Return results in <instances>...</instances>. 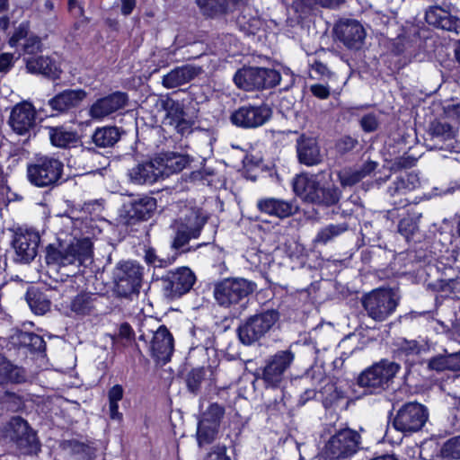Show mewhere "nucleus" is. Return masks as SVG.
<instances>
[{
  "instance_id": "nucleus-1",
  "label": "nucleus",
  "mask_w": 460,
  "mask_h": 460,
  "mask_svg": "<svg viewBox=\"0 0 460 460\" xmlns=\"http://www.w3.org/2000/svg\"><path fill=\"white\" fill-rule=\"evenodd\" d=\"M93 244L88 238L71 243L49 244L46 252V262L58 267L87 265L92 262Z\"/></svg>"
},
{
  "instance_id": "nucleus-2",
  "label": "nucleus",
  "mask_w": 460,
  "mask_h": 460,
  "mask_svg": "<svg viewBox=\"0 0 460 460\" xmlns=\"http://www.w3.org/2000/svg\"><path fill=\"white\" fill-rule=\"evenodd\" d=\"M207 222V217L195 208L183 206L177 218L171 225L174 231L172 247L175 250L184 247L190 239L198 238Z\"/></svg>"
},
{
  "instance_id": "nucleus-3",
  "label": "nucleus",
  "mask_w": 460,
  "mask_h": 460,
  "mask_svg": "<svg viewBox=\"0 0 460 460\" xmlns=\"http://www.w3.org/2000/svg\"><path fill=\"white\" fill-rule=\"evenodd\" d=\"M360 435L349 429L336 430L325 442L321 451L324 460H347L355 455L359 447Z\"/></svg>"
},
{
  "instance_id": "nucleus-4",
  "label": "nucleus",
  "mask_w": 460,
  "mask_h": 460,
  "mask_svg": "<svg viewBox=\"0 0 460 460\" xmlns=\"http://www.w3.org/2000/svg\"><path fill=\"white\" fill-rule=\"evenodd\" d=\"M139 341L147 343L151 356L157 364L164 365L171 360L174 349V341L172 333L164 325L156 330L149 328V323L144 322L139 328Z\"/></svg>"
},
{
  "instance_id": "nucleus-5",
  "label": "nucleus",
  "mask_w": 460,
  "mask_h": 460,
  "mask_svg": "<svg viewBox=\"0 0 460 460\" xmlns=\"http://www.w3.org/2000/svg\"><path fill=\"white\" fill-rule=\"evenodd\" d=\"M63 163L49 155H36L27 165V177L34 186L44 188L55 185L61 178Z\"/></svg>"
},
{
  "instance_id": "nucleus-6",
  "label": "nucleus",
  "mask_w": 460,
  "mask_h": 460,
  "mask_svg": "<svg viewBox=\"0 0 460 460\" xmlns=\"http://www.w3.org/2000/svg\"><path fill=\"white\" fill-rule=\"evenodd\" d=\"M399 296L392 288H378L362 298V305L367 315L376 322L386 320L396 309Z\"/></svg>"
},
{
  "instance_id": "nucleus-7",
  "label": "nucleus",
  "mask_w": 460,
  "mask_h": 460,
  "mask_svg": "<svg viewBox=\"0 0 460 460\" xmlns=\"http://www.w3.org/2000/svg\"><path fill=\"white\" fill-rule=\"evenodd\" d=\"M387 181L390 183L386 188L385 195L395 208L406 207L409 200L405 196L419 185V178L413 173H401L394 177L392 173L379 176L376 178L373 184L380 188Z\"/></svg>"
},
{
  "instance_id": "nucleus-8",
  "label": "nucleus",
  "mask_w": 460,
  "mask_h": 460,
  "mask_svg": "<svg viewBox=\"0 0 460 460\" xmlns=\"http://www.w3.org/2000/svg\"><path fill=\"white\" fill-rule=\"evenodd\" d=\"M280 79L278 71L257 66L243 67L234 76L236 86L244 91L273 88L279 84Z\"/></svg>"
},
{
  "instance_id": "nucleus-9",
  "label": "nucleus",
  "mask_w": 460,
  "mask_h": 460,
  "mask_svg": "<svg viewBox=\"0 0 460 460\" xmlns=\"http://www.w3.org/2000/svg\"><path fill=\"white\" fill-rule=\"evenodd\" d=\"M399 369V364L382 359L362 372L358 378V384L371 394L378 393L389 386Z\"/></svg>"
},
{
  "instance_id": "nucleus-10",
  "label": "nucleus",
  "mask_w": 460,
  "mask_h": 460,
  "mask_svg": "<svg viewBox=\"0 0 460 460\" xmlns=\"http://www.w3.org/2000/svg\"><path fill=\"white\" fill-rule=\"evenodd\" d=\"M254 287L244 279H226L216 284L214 297L220 306L229 308L244 300L253 292Z\"/></svg>"
},
{
  "instance_id": "nucleus-11",
  "label": "nucleus",
  "mask_w": 460,
  "mask_h": 460,
  "mask_svg": "<svg viewBox=\"0 0 460 460\" xmlns=\"http://www.w3.org/2000/svg\"><path fill=\"white\" fill-rule=\"evenodd\" d=\"M279 318V314L276 310H267L249 317L238 327L240 341L244 345H251L260 341L270 332Z\"/></svg>"
},
{
  "instance_id": "nucleus-12",
  "label": "nucleus",
  "mask_w": 460,
  "mask_h": 460,
  "mask_svg": "<svg viewBox=\"0 0 460 460\" xmlns=\"http://www.w3.org/2000/svg\"><path fill=\"white\" fill-rule=\"evenodd\" d=\"M143 268L134 261H120L113 270L115 290L119 296L137 294L141 286Z\"/></svg>"
},
{
  "instance_id": "nucleus-13",
  "label": "nucleus",
  "mask_w": 460,
  "mask_h": 460,
  "mask_svg": "<svg viewBox=\"0 0 460 460\" xmlns=\"http://www.w3.org/2000/svg\"><path fill=\"white\" fill-rule=\"evenodd\" d=\"M428 418L429 412L424 405L415 402H407L397 411L393 425L402 433H413L423 428Z\"/></svg>"
},
{
  "instance_id": "nucleus-14",
  "label": "nucleus",
  "mask_w": 460,
  "mask_h": 460,
  "mask_svg": "<svg viewBox=\"0 0 460 460\" xmlns=\"http://www.w3.org/2000/svg\"><path fill=\"white\" fill-rule=\"evenodd\" d=\"M4 435L13 441L23 454H31L39 449L36 433L21 417H13L6 424Z\"/></svg>"
},
{
  "instance_id": "nucleus-15",
  "label": "nucleus",
  "mask_w": 460,
  "mask_h": 460,
  "mask_svg": "<svg viewBox=\"0 0 460 460\" xmlns=\"http://www.w3.org/2000/svg\"><path fill=\"white\" fill-rule=\"evenodd\" d=\"M294 359L295 354L290 349L279 350L270 356L266 360L261 376L265 385L268 387H278Z\"/></svg>"
},
{
  "instance_id": "nucleus-16",
  "label": "nucleus",
  "mask_w": 460,
  "mask_h": 460,
  "mask_svg": "<svg viewBox=\"0 0 460 460\" xmlns=\"http://www.w3.org/2000/svg\"><path fill=\"white\" fill-rule=\"evenodd\" d=\"M195 276L189 268H179L162 277L161 284L164 295L170 299L177 298L188 293L195 283Z\"/></svg>"
},
{
  "instance_id": "nucleus-17",
  "label": "nucleus",
  "mask_w": 460,
  "mask_h": 460,
  "mask_svg": "<svg viewBox=\"0 0 460 460\" xmlns=\"http://www.w3.org/2000/svg\"><path fill=\"white\" fill-rule=\"evenodd\" d=\"M271 114L272 111L268 105H243L231 114L230 119L237 127L255 128L264 125Z\"/></svg>"
},
{
  "instance_id": "nucleus-18",
  "label": "nucleus",
  "mask_w": 460,
  "mask_h": 460,
  "mask_svg": "<svg viewBox=\"0 0 460 460\" xmlns=\"http://www.w3.org/2000/svg\"><path fill=\"white\" fill-rule=\"evenodd\" d=\"M156 209V199L149 196H142L124 205L120 212L121 222L132 225L137 221L149 219Z\"/></svg>"
},
{
  "instance_id": "nucleus-19",
  "label": "nucleus",
  "mask_w": 460,
  "mask_h": 460,
  "mask_svg": "<svg viewBox=\"0 0 460 460\" xmlns=\"http://www.w3.org/2000/svg\"><path fill=\"white\" fill-rule=\"evenodd\" d=\"M40 237L38 232L31 229H19L13 240V247L15 251V260L28 263L37 255Z\"/></svg>"
},
{
  "instance_id": "nucleus-20",
  "label": "nucleus",
  "mask_w": 460,
  "mask_h": 460,
  "mask_svg": "<svg viewBox=\"0 0 460 460\" xmlns=\"http://www.w3.org/2000/svg\"><path fill=\"white\" fill-rule=\"evenodd\" d=\"M128 102V95L125 93L115 92L105 97L97 99L89 108V116L95 120L104 118L123 109Z\"/></svg>"
},
{
  "instance_id": "nucleus-21",
  "label": "nucleus",
  "mask_w": 460,
  "mask_h": 460,
  "mask_svg": "<svg viewBox=\"0 0 460 460\" xmlns=\"http://www.w3.org/2000/svg\"><path fill=\"white\" fill-rule=\"evenodd\" d=\"M334 32L340 41L353 49H359L366 38L365 29L356 20L341 21L335 25Z\"/></svg>"
},
{
  "instance_id": "nucleus-22",
  "label": "nucleus",
  "mask_w": 460,
  "mask_h": 460,
  "mask_svg": "<svg viewBox=\"0 0 460 460\" xmlns=\"http://www.w3.org/2000/svg\"><path fill=\"white\" fill-rule=\"evenodd\" d=\"M9 124L19 135L29 133L36 125V111L33 105L27 102L16 104L11 111Z\"/></svg>"
},
{
  "instance_id": "nucleus-23",
  "label": "nucleus",
  "mask_w": 460,
  "mask_h": 460,
  "mask_svg": "<svg viewBox=\"0 0 460 460\" xmlns=\"http://www.w3.org/2000/svg\"><path fill=\"white\" fill-rule=\"evenodd\" d=\"M203 73L199 66L187 64L176 66L162 77V85L166 89H173L189 84Z\"/></svg>"
},
{
  "instance_id": "nucleus-24",
  "label": "nucleus",
  "mask_w": 460,
  "mask_h": 460,
  "mask_svg": "<svg viewBox=\"0 0 460 460\" xmlns=\"http://www.w3.org/2000/svg\"><path fill=\"white\" fill-rule=\"evenodd\" d=\"M296 148L300 164L314 166L323 162V155L316 138L303 134L296 139Z\"/></svg>"
},
{
  "instance_id": "nucleus-25",
  "label": "nucleus",
  "mask_w": 460,
  "mask_h": 460,
  "mask_svg": "<svg viewBox=\"0 0 460 460\" xmlns=\"http://www.w3.org/2000/svg\"><path fill=\"white\" fill-rule=\"evenodd\" d=\"M86 96L84 90L67 89L49 99V105L53 111L65 113L78 107Z\"/></svg>"
},
{
  "instance_id": "nucleus-26",
  "label": "nucleus",
  "mask_w": 460,
  "mask_h": 460,
  "mask_svg": "<svg viewBox=\"0 0 460 460\" xmlns=\"http://www.w3.org/2000/svg\"><path fill=\"white\" fill-rule=\"evenodd\" d=\"M128 178L135 184H152L162 178L156 157L153 160L137 164L128 170Z\"/></svg>"
},
{
  "instance_id": "nucleus-27",
  "label": "nucleus",
  "mask_w": 460,
  "mask_h": 460,
  "mask_svg": "<svg viewBox=\"0 0 460 460\" xmlns=\"http://www.w3.org/2000/svg\"><path fill=\"white\" fill-rule=\"evenodd\" d=\"M257 208L261 213L281 219L291 217L297 211V207L294 202L277 198L259 199Z\"/></svg>"
},
{
  "instance_id": "nucleus-28",
  "label": "nucleus",
  "mask_w": 460,
  "mask_h": 460,
  "mask_svg": "<svg viewBox=\"0 0 460 460\" xmlns=\"http://www.w3.org/2000/svg\"><path fill=\"white\" fill-rule=\"evenodd\" d=\"M426 22L437 28L460 33V19L451 15L447 11L438 7L431 6L425 13Z\"/></svg>"
},
{
  "instance_id": "nucleus-29",
  "label": "nucleus",
  "mask_w": 460,
  "mask_h": 460,
  "mask_svg": "<svg viewBox=\"0 0 460 460\" xmlns=\"http://www.w3.org/2000/svg\"><path fill=\"white\" fill-rule=\"evenodd\" d=\"M323 177V173L297 175L293 181V190L304 200L314 203Z\"/></svg>"
},
{
  "instance_id": "nucleus-30",
  "label": "nucleus",
  "mask_w": 460,
  "mask_h": 460,
  "mask_svg": "<svg viewBox=\"0 0 460 460\" xmlns=\"http://www.w3.org/2000/svg\"><path fill=\"white\" fill-rule=\"evenodd\" d=\"M23 60L25 62L27 71L31 74L43 75L44 76L52 79L59 77L61 71L49 57H25Z\"/></svg>"
},
{
  "instance_id": "nucleus-31",
  "label": "nucleus",
  "mask_w": 460,
  "mask_h": 460,
  "mask_svg": "<svg viewBox=\"0 0 460 460\" xmlns=\"http://www.w3.org/2000/svg\"><path fill=\"white\" fill-rule=\"evenodd\" d=\"M156 163L159 164L162 178H164L181 172L190 164V158L182 154L167 153L156 157Z\"/></svg>"
},
{
  "instance_id": "nucleus-32",
  "label": "nucleus",
  "mask_w": 460,
  "mask_h": 460,
  "mask_svg": "<svg viewBox=\"0 0 460 460\" xmlns=\"http://www.w3.org/2000/svg\"><path fill=\"white\" fill-rule=\"evenodd\" d=\"M98 298L96 294H78L72 299L70 309L78 315H91L97 311Z\"/></svg>"
},
{
  "instance_id": "nucleus-33",
  "label": "nucleus",
  "mask_w": 460,
  "mask_h": 460,
  "mask_svg": "<svg viewBox=\"0 0 460 460\" xmlns=\"http://www.w3.org/2000/svg\"><path fill=\"white\" fill-rule=\"evenodd\" d=\"M429 368L437 372L460 370V351L438 354L429 360Z\"/></svg>"
},
{
  "instance_id": "nucleus-34",
  "label": "nucleus",
  "mask_w": 460,
  "mask_h": 460,
  "mask_svg": "<svg viewBox=\"0 0 460 460\" xmlns=\"http://www.w3.org/2000/svg\"><path fill=\"white\" fill-rule=\"evenodd\" d=\"M49 136L53 146L60 148H67L75 146L79 138L75 131L68 130L64 127L49 128Z\"/></svg>"
},
{
  "instance_id": "nucleus-35",
  "label": "nucleus",
  "mask_w": 460,
  "mask_h": 460,
  "mask_svg": "<svg viewBox=\"0 0 460 460\" xmlns=\"http://www.w3.org/2000/svg\"><path fill=\"white\" fill-rule=\"evenodd\" d=\"M120 135L117 127H102L94 131L92 139L99 147H111L119 140Z\"/></svg>"
},
{
  "instance_id": "nucleus-36",
  "label": "nucleus",
  "mask_w": 460,
  "mask_h": 460,
  "mask_svg": "<svg viewBox=\"0 0 460 460\" xmlns=\"http://www.w3.org/2000/svg\"><path fill=\"white\" fill-rule=\"evenodd\" d=\"M24 380V371L0 356V383H21Z\"/></svg>"
},
{
  "instance_id": "nucleus-37",
  "label": "nucleus",
  "mask_w": 460,
  "mask_h": 460,
  "mask_svg": "<svg viewBox=\"0 0 460 460\" xmlns=\"http://www.w3.org/2000/svg\"><path fill=\"white\" fill-rule=\"evenodd\" d=\"M341 196V192L338 187L333 184L326 186L322 180L314 203L332 206L339 202Z\"/></svg>"
},
{
  "instance_id": "nucleus-38",
  "label": "nucleus",
  "mask_w": 460,
  "mask_h": 460,
  "mask_svg": "<svg viewBox=\"0 0 460 460\" xmlns=\"http://www.w3.org/2000/svg\"><path fill=\"white\" fill-rule=\"evenodd\" d=\"M14 342L18 343L20 346L28 348L31 351H44L46 347V342L42 339L41 336L35 334L33 332H18L13 337Z\"/></svg>"
},
{
  "instance_id": "nucleus-39",
  "label": "nucleus",
  "mask_w": 460,
  "mask_h": 460,
  "mask_svg": "<svg viewBox=\"0 0 460 460\" xmlns=\"http://www.w3.org/2000/svg\"><path fill=\"white\" fill-rule=\"evenodd\" d=\"M208 373L212 374L210 367H196L188 372L185 378L188 391L197 394L200 391L201 385L206 380Z\"/></svg>"
},
{
  "instance_id": "nucleus-40",
  "label": "nucleus",
  "mask_w": 460,
  "mask_h": 460,
  "mask_svg": "<svg viewBox=\"0 0 460 460\" xmlns=\"http://www.w3.org/2000/svg\"><path fill=\"white\" fill-rule=\"evenodd\" d=\"M26 299L30 308L36 314H44L50 308L49 300L41 292L30 290L27 292Z\"/></svg>"
},
{
  "instance_id": "nucleus-41",
  "label": "nucleus",
  "mask_w": 460,
  "mask_h": 460,
  "mask_svg": "<svg viewBox=\"0 0 460 460\" xmlns=\"http://www.w3.org/2000/svg\"><path fill=\"white\" fill-rule=\"evenodd\" d=\"M348 224H331L322 228L315 236L314 242L317 243L326 244L332 241L335 237L341 235L348 230Z\"/></svg>"
},
{
  "instance_id": "nucleus-42",
  "label": "nucleus",
  "mask_w": 460,
  "mask_h": 460,
  "mask_svg": "<svg viewBox=\"0 0 460 460\" xmlns=\"http://www.w3.org/2000/svg\"><path fill=\"white\" fill-rule=\"evenodd\" d=\"M123 388L120 385H113L108 392L110 418L120 421L122 413L119 411V402L123 398Z\"/></svg>"
},
{
  "instance_id": "nucleus-43",
  "label": "nucleus",
  "mask_w": 460,
  "mask_h": 460,
  "mask_svg": "<svg viewBox=\"0 0 460 460\" xmlns=\"http://www.w3.org/2000/svg\"><path fill=\"white\" fill-rule=\"evenodd\" d=\"M218 431V426L208 425L199 422L196 433L199 447H201L212 444L216 440Z\"/></svg>"
},
{
  "instance_id": "nucleus-44",
  "label": "nucleus",
  "mask_w": 460,
  "mask_h": 460,
  "mask_svg": "<svg viewBox=\"0 0 460 460\" xmlns=\"http://www.w3.org/2000/svg\"><path fill=\"white\" fill-rule=\"evenodd\" d=\"M225 414V408L218 403H212L202 413L199 422L220 427L221 420Z\"/></svg>"
},
{
  "instance_id": "nucleus-45",
  "label": "nucleus",
  "mask_w": 460,
  "mask_h": 460,
  "mask_svg": "<svg viewBox=\"0 0 460 460\" xmlns=\"http://www.w3.org/2000/svg\"><path fill=\"white\" fill-rule=\"evenodd\" d=\"M429 132L433 138L439 140H448L454 137V130L451 125L438 120L431 122Z\"/></svg>"
},
{
  "instance_id": "nucleus-46",
  "label": "nucleus",
  "mask_w": 460,
  "mask_h": 460,
  "mask_svg": "<svg viewBox=\"0 0 460 460\" xmlns=\"http://www.w3.org/2000/svg\"><path fill=\"white\" fill-rule=\"evenodd\" d=\"M421 217L420 213L414 214V217H403L398 225L399 233L408 241L418 230V222Z\"/></svg>"
},
{
  "instance_id": "nucleus-47",
  "label": "nucleus",
  "mask_w": 460,
  "mask_h": 460,
  "mask_svg": "<svg viewBox=\"0 0 460 460\" xmlns=\"http://www.w3.org/2000/svg\"><path fill=\"white\" fill-rule=\"evenodd\" d=\"M164 110L166 111L167 118L171 119V124L175 120L182 119L185 115L182 104L179 101L167 98L163 101L162 104Z\"/></svg>"
},
{
  "instance_id": "nucleus-48",
  "label": "nucleus",
  "mask_w": 460,
  "mask_h": 460,
  "mask_svg": "<svg viewBox=\"0 0 460 460\" xmlns=\"http://www.w3.org/2000/svg\"><path fill=\"white\" fill-rule=\"evenodd\" d=\"M70 447L75 460H92L95 454L92 447L79 441H71Z\"/></svg>"
},
{
  "instance_id": "nucleus-49",
  "label": "nucleus",
  "mask_w": 460,
  "mask_h": 460,
  "mask_svg": "<svg viewBox=\"0 0 460 460\" xmlns=\"http://www.w3.org/2000/svg\"><path fill=\"white\" fill-rule=\"evenodd\" d=\"M338 178L342 187L353 186L363 180L357 168H344L338 172Z\"/></svg>"
},
{
  "instance_id": "nucleus-50",
  "label": "nucleus",
  "mask_w": 460,
  "mask_h": 460,
  "mask_svg": "<svg viewBox=\"0 0 460 460\" xmlns=\"http://www.w3.org/2000/svg\"><path fill=\"white\" fill-rule=\"evenodd\" d=\"M441 453L444 457L460 459V436L454 437L446 441L442 447Z\"/></svg>"
},
{
  "instance_id": "nucleus-51",
  "label": "nucleus",
  "mask_w": 460,
  "mask_h": 460,
  "mask_svg": "<svg viewBox=\"0 0 460 460\" xmlns=\"http://www.w3.org/2000/svg\"><path fill=\"white\" fill-rule=\"evenodd\" d=\"M42 42L40 37L30 35L22 44V55L28 57H36L35 55L41 52Z\"/></svg>"
},
{
  "instance_id": "nucleus-52",
  "label": "nucleus",
  "mask_w": 460,
  "mask_h": 460,
  "mask_svg": "<svg viewBox=\"0 0 460 460\" xmlns=\"http://www.w3.org/2000/svg\"><path fill=\"white\" fill-rule=\"evenodd\" d=\"M145 261L154 267L164 268L170 264L168 259L160 258L154 248H148L145 252Z\"/></svg>"
},
{
  "instance_id": "nucleus-53",
  "label": "nucleus",
  "mask_w": 460,
  "mask_h": 460,
  "mask_svg": "<svg viewBox=\"0 0 460 460\" xmlns=\"http://www.w3.org/2000/svg\"><path fill=\"white\" fill-rule=\"evenodd\" d=\"M29 35V24L28 22H22L14 31L13 36L9 40L11 47H16L21 40H26Z\"/></svg>"
},
{
  "instance_id": "nucleus-54",
  "label": "nucleus",
  "mask_w": 460,
  "mask_h": 460,
  "mask_svg": "<svg viewBox=\"0 0 460 460\" xmlns=\"http://www.w3.org/2000/svg\"><path fill=\"white\" fill-rule=\"evenodd\" d=\"M357 145L358 140L356 138L345 136L337 141L335 147L338 153L344 155L352 151Z\"/></svg>"
},
{
  "instance_id": "nucleus-55",
  "label": "nucleus",
  "mask_w": 460,
  "mask_h": 460,
  "mask_svg": "<svg viewBox=\"0 0 460 460\" xmlns=\"http://www.w3.org/2000/svg\"><path fill=\"white\" fill-rule=\"evenodd\" d=\"M360 126L365 132H373L378 128V119L376 114L368 113L360 119Z\"/></svg>"
},
{
  "instance_id": "nucleus-56",
  "label": "nucleus",
  "mask_w": 460,
  "mask_h": 460,
  "mask_svg": "<svg viewBox=\"0 0 460 460\" xmlns=\"http://www.w3.org/2000/svg\"><path fill=\"white\" fill-rule=\"evenodd\" d=\"M204 460H231L226 455V446H217L207 455Z\"/></svg>"
},
{
  "instance_id": "nucleus-57",
  "label": "nucleus",
  "mask_w": 460,
  "mask_h": 460,
  "mask_svg": "<svg viewBox=\"0 0 460 460\" xmlns=\"http://www.w3.org/2000/svg\"><path fill=\"white\" fill-rule=\"evenodd\" d=\"M448 165L452 170L454 182L456 187H460V160L457 158H448Z\"/></svg>"
},
{
  "instance_id": "nucleus-58",
  "label": "nucleus",
  "mask_w": 460,
  "mask_h": 460,
  "mask_svg": "<svg viewBox=\"0 0 460 460\" xmlns=\"http://www.w3.org/2000/svg\"><path fill=\"white\" fill-rule=\"evenodd\" d=\"M311 93L319 99H327L330 96V88L321 84H315L310 87Z\"/></svg>"
},
{
  "instance_id": "nucleus-59",
  "label": "nucleus",
  "mask_w": 460,
  "mask_h": 460,
  "mask_svg": "<svg viewBox=\"0 0 460 460\" xmlns=\"http://www.w3.org/2000/svg\"><path fill=\"white\" fill-rule=\"evenodd\" d=\"M377 166L378 164L376 162L368 160L357 169L359 172L361 177L364 179L370 175L377 168Z\"/></svg>"
},
{
  "instance_id": "nucleus-60",
  "label": "nucleus",
  "mask_w": 460,
  "mask_h": 460,
  "mask_svg": "<svg viewBox=\"0 0 460 460\" xmlns=\"http://www.w3.org/2000/svg\"><path fill=\"white\" fill-rule=\"evenodd\" d=\"M458 284H460V277L449 278L440 281V288L442 291H455Z\"/></svg>"
},
{
  "instance_id": "nucleus-61",
  "label": "nucleus",
  "mask_w": 460,
  "mask_h": 460,
  "mask_svg": "<svg viewBox=\"0 0 460 460\" xmlns=\"http://www.w3.org/2000/svg\"><path fill=\"white\" fill-rule=\"evenodd\" d=\"M13 65V55L4 53L0 55V72L6 73Z\"/></svg>"
},
{
  "instance_id": "nucleus-62",
  "label": "nucleus",
  "mask_w": 460,
  "mask_h": 460,
  "mask_svg": "<svg viewBox=\"0 0 460 460\" xmlns=\"http://www.w3.org/2000/svg\"><path fill=\"white\" fill-rule=\"evenodd\" d=\"M311 66L314 72L322 76L329 77L332 75V72L330 71L328 66L321 61L315 60Z\"/></svg>"
},
{
  "instance_id": "nucleus-63",
  "label": "nucleus",
  "mask_w": 460,
  "mask_h": 460,
  "mask_svg": "<svg viewBox=\"0 0 460 460\" xmlns=\"http://www.w3.org/2000/svg\"><path fill=\"white\" fill-rule=\"evenodd\" d=\"M172 124H175L176 130L181 135L190 132L191 124L189 120L185 119L184 117L179 120H175Z\"/></svg>"
},
{
  "instance_id": "nucleus-64",
  "label": "nucleus",
  "mask_w": 460,
  "mask_h": 460,
  "mask_svg": "<svg viewBox=\"0 0 460 460\" xmlns=\"http://www.w3.org/2000/svg\"><path fill=\"white\" fill-rule=\"evenodd\" d=\"M119 336L126 340H131L134 336V332L128 323H123L119 326Z\"/></svg>"
}]
</instances>
